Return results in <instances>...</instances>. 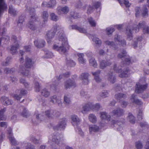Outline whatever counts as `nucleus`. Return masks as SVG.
<instances>
[{
	"mask_svg": "<svg viewBox=\"0 0 149 149\" xmlns=\"http://www.w3.org/2000/svg\"><path fill=\"white\" fill-rule=\"evenodd\" d=\"M136 147L138 149H141L143 147L142 143L140 141H138L136 143Z\"/></svg>",
	"mask_w": 149,
	"mask_h": 149,
	"instance_id": "6e6d98bb",
	"label": "nucleus"
},
{
	"mask_svg": "<svg viewBox=\"0 0 149 149\" xmlns=\"http://www.w3.org/2000/svg\"><path fill=\"white\" fill-rule=\"evenodd\" d=\"M13 40L15 41V45L12 46L11 48L10 51L12 54L16 53L17 52V50L19 48V45L18 42L16 40V37L15 36H13Z\"/></svg>",
	"mask_w": 149,
	"mask_h": 149,
	"instance_id": "2eb2a0df",
	"label": "nucleus"
},
{
	"mask_svg": "<svg viewBox=\"0 0 149 149\" xmlns=\"http://www.w3.org/2000/svg\"><path fill=\"white\" fill-rule=\"evenodd\" d=\"M6 110V108H4L0 110V120H3L6 119V117L4 115V113Z\"/></svg>",
	"mask_w": 149,
	"mask_h": 149,
	"instance_id": "473e14b6",
	"label": "nucleus"
},
{
	"mask_svg": "<svg viewBox=\"0 0 149 149\" xmlns=\"http://www.w3.org/2000/svg\"><path fill=\"white\" fill-rule=\"evenodd\" d=\"M50 16L51 19L52 20L56 21L58 19V16L54 13H51Z\"/></svg>",
	"mask_w": 149,
	"mask_h": 149,
	"instance_id": "37998d69",
	"label": "nucleus"
},
{
	"mask_svg": "<svg viewBox=\"0 0 149 149\" xmlns=\"http://www.w3.org/2000/svg\"><path fill=\"white\" fill-rule=\"evenodd\" d=\"M69 72H67L63 75H60L59 77L58 78V77H56L55 78L54 80H53V84L51 86V87L54 89H55V86H57L58 84L59 81L62 77H69Z\"/></svg>",
	"mask_w": 149,
	"mask_h": 149,
	"instance_id": "9b49d317",
	"label": "nucleus"
},
{
	"mask_svg": "<svg viewBox=\"0 0 149 149\" xmlns=\"http://www.w3.org/2000/svg\"><path fill=\"white\" fill-rule=\"evenodd\" d=\"M118 0L119 1V3L121 5L123 4L126 7H129L131 5V3H130L128 0H122V1Z\"/></svg>",
	"mask_w": 149,
	"mask_h": 149,
	"instance_id": "ea45409f",
	"label": "nucleus"
},
{
	"mask_svg": "<svg viewBox=\"0 0 149 149\" xmlns=\"http://www.w3.org/2000/svg\"><path fill=\"white\" fill-rule=\"evenodd\" d=\"M11 59V58L10 57H7L6 59V61L3 63V65L5 66L8 65L9 63V62Z\"/></svg>",
	"mask_w": 149,
	"mask_h": 149,
	"instance_id": "4d7b16f0",
	"label": "nucleus"
},
{
	"mask_svg": "<svg viewBox=\"0 0 149 149\" xmlns=\"http://www.w3.org/2000/svg\"><path fill=\"white\" fill-rule=\"evenodd\" d=\"M127 119L131 123H133L134 122V117L131 113H129V114Z\"/></svg>",
	"mask_w": 149,
	"mask_h": 149,
	"instance_id": "c03bdc74",
	"label": "nucleus"
},
{
	"mask_svg": "<svg viewBox=\"0 0 149 149\" xmlns=\"http://www.w3.org/2000/svg\"><path fill=\"white\" fill-rule=\"evenodd\" d=\"M100 5L101 4L100 2H97L95 3L94 6L96 8H97L100 6Z\"/></svg>",
	"mask_w": 149,
	"mask_h": 149,
	"instance_id": "774afa93",
	"label": "nucleus"
},
{
	"mask_svg": "<svg viewBox=\"0 0 149 149\" xmlns=\"http://www.w3.org/2000/svg\"><path fill=\"white\" fill-rule=\"evenodd\" d=\"M27 93V91L24 90V89H22L20 92V94L19 95L17 94H15L14 96V98L17 99V100H19L22 97V95H24Z\"/></svg>",
	"mask_w": 149,
	"mask_h": 149,
	"instance_id": "c756f323",
	"label": "nucleus"
},
{
	"mask_svg": "<svg viewBox=\"0 0 149 149\" xmlns=\"http://www.w3.org/2000/svg\"><path fill=\"white\" fill-rule=\"evenodd\" d=\"M100 73V71L98 70L96 72H92L93 75L94 76V79L97 82H100L101 81V79L99 78V76Z\"/></svg>",
	"mask_w": 149,
	"mask_h": 149,
	"instance_id": "7c9ffc66",
	"label": "nucleus"
},
{
	"mask_svg": "<svg viewBox=\"0 0 149 149\" xmlns=\"http://www.w3.org/2000/svg\"><path fill=\"white\" fill-rule=\"evenodd\" d=\"M45 54L46 55V57L47 58H51L53 56V54L51 52L47 51L46 52H45Z\"/></svg>",
	"mask_w": 149,
	"mask_h": 149,
	"instance_id": "5fc2aeb1",
	"label": "nucleus"
},
{
	"mask_svg": "<svg viewBox=\"0 0 149 149\" xmlns=\"http://www.w3.org/2000/svg\"><path fill=\"white\" fill-rule=\"evenodd\" d=\"M136 15L138 17L141 13V14L143 17H147L148 15V10L147 8H145L141 11L140 8L139 7H136L135 8Z\"/></svg>",
	"mask_w": 149,
	"mask_h": 149,
	"instance_id": "4468645a",
	"label": "nucleus"
},
{
	"mask_svg": "<svg viewBox=\"0 0 149 149\" xmlns=\"http://www.w3.org/2000/svg\"><path fill=\"white\" fill-rule=\"evenodd\" d=\"M146 81V79L144 77L140 79L139 82L136 84L135 91L136 93H141L147 88L148 84H145Z\"/></svg>",
	"mask_w": 149,
	"mask_h": 149,
	"instance_id": "39448f33",
	"label": "nucleus"
},
{
	"mask_svg": "<svg viewBox=\"0 0 149 149\" xmlns=\"http://www.w3.org/2000/svg\"><path fill=\"white\" fill-rule=\"evenodd\" d=\"M88 36L89 38L92 39L93 41L96 45V46H99L101 44V41L96 37V35H89Z\"/></svg>",
	"mask_w": 149,
	"mask_h": 149,
	"instance_id": "6ab92c4d",
	"label": "nucleus"
},
{
	"mask_svg": "<svg viewBox=\"0 0 149 149\" xmlns=\"http://www.w3.org/2000/svg\"><path fill=\"white\" fill-rule=\"evenodd\" d=\"M49 142H51V141H52L53 142L57 144L62 143V140L61 139H59V137L58 136H49Z\"/></svg>",
	"mask_w": 149,
	"mask_h": 149,
	"instance_id": "b1692460",
	"label": "nucleus"
},
{
	"mask_svg": "<svg viewBox=\"0 0 149 149\" xmlns=\"http://www.w3.org/2000/svg\"><path fill=\"white\" fill-rule=\"evenodd\" d=\"M35 88L36 91L39 92L40 89V86L38 82H36L35 84Z\"/></svg>",
	"mask_w": 149,
	"mask_h": 149,
	"instance_id": "864d4df0",
	"label": "nucleus"
},
{
	"mask_svg": "<svg viewBox=\"0 0 149 149\" xmlns=\"http://www.w3.org/2000/svg\"><path fill=\"white\" fill-rule=\"evenodd\" d=\"M23 111L21 113V115L24 117L26 118L27 117V110L24 107H22Z\"/></svg>",
	"mask_w": 149,
	"mask_h": 149,
	"instance_id": "8fccbe9b",
	"label": "nucleus"
},
{
	"mask_svg": "<svg viewBox=\"0 0 149 149\" xmlns=\"http://www.w3.org/2000/svg\"><path fill=\"white\" fill-rule=\"evenodd\" d=\"M142 111L141 110H140L139 112V113L138 115V118L139 119V120H140L142 119Z\"/></svg>",
	"mask_w": 149,
	"mask_h": 149,
	"instance_id": "0e129e2a",
	"label": "nucleus"
},
{
	"mask_svg": "<svg viewBox=\"0 0 149 149\" xmlns=\"http://www.w3.org/2000/svg\"><path fill=\"white\" fill-rule=\"evenodd\" d=\"M48 17V14L47 11H44L42 14V17L43 21L45 22L47 20Z\"/></svg>",
	"mask_w": 149,
	"mask_h": 149,
	"instance_id": "a19ab883",
	"label": "nucleus"
},
{
	"mask_svg": "<svg viewBox=\"0 0 149 149\" xmlns=\"http://www.w3.org/2000/svg\"><path fill=\"white\" fill-rule=\"evenodd\" d=\"M24 17H23L21 16L19 17V19L18 22V24H19L22 23L24 20Z\"/></svg>",
	"mask_w": 149,
	"mask_h": 149,
	"instance_id": "e2e57ef3",
	"label": "nucleus"
},
{
	"mask_svg": "<svg viewBox=\"0 0 149 149\" xmlns=\"http://www.w3.org/2000/svg\"><path fill=\"white\" fill-rule=\"evenodd\" d=\"M118 58H122L126 57L125 59V61L127 63L129 64L131 63V60L130 58L128 56H126V53L125 50H123V51L119 53L118 56Z\"/></svg>",
	"mask_w": 149,
	"mask_h": 149,
	"instance_id": "f3484780",
	"label": "nucleus"
},
{
	"mask_svg": "<svg viewBox=\"0 0 149 149\" xmlns=\"http://www.w3.org/2000/svg\"><path fill=\"white\" fill-rule=\"evenodd\" d=\"M29 11V13H31V15H32L31 16V19H32L33 21H35L36 19V17H35V14L34 13V9L33 8H31Z\"/></svg>",
	"mask_w": 149,
	"mask_h": 149,
	"instance_id": "a18cd8bd",
	"label": "nucleus"
},
{
	"mask_svg": "<svg viewBox=\"0 0 149 149\" xmlns=\"http://www.w3.org/2000/svg\"><path fill=\"white\" fill-rule=\"evenodd\" d=\"M113 69L117 72L120 73V74H119V76L121 77H127L129 74L130 73V71L129 70V69L128 68L122 71L120 68L116 67V65H114Z\"/></svg>",
	"mask_w": 149,
	"mask_h": 149,
	"instance_id": "1a4fd4ad",
	"label": "nucleus"
},
{
	"mask_svg": "<svg viewBox=\"0 0 149 149\" xmlns=\"http://www.w3.org/2000/svg\"><path fill=\"white\" fill-rule=\"evenodd\" d=\"M41 94L42 96L45 97H48L50 95V92L47 89H43L41 91Z\"/></svg>",
	"mask_w": 149,
	"mask_h": 149,
	"instance_id": "58836bf2",
	"label": "nucleus"
},
{
	"mask_svg": "<svg viewBox=\"0 0 149 149\" xmlns=\"http://www.w3.org/2000/svg\"><path fill=\"white\" fill-rule=\"evenodd\" d=\"M127 104L128 103L124 101H123L121 102V106L123 108L126 107Z\"/></svg>",
	"mask_w": 149,
	"mask_h": 149,
	"instance_id": "338daca9",
	"label": "nucleus"
},
{
	"mask_svg": "<svg viewBox=\"0 0 149 149\" xmlns=\"http://www.w3.org/2000/svg\"><path fill=\"white\" fill-rule=\"evenodd\" d=\"M14 69L12 68L11 69H9L8 68H6L4 70V72L7 74L11 73V72H13Z\"/></svg>",
	"mask_w": 149,
	"mask_h": 149,
	"instance_id": "13d9d810",
	"label": "nucleus"
},
{
	"mask_svg": "<svg viewBox=\"0 0 149 149\" xmlns=\"http://www.w3.org/2000/svg\"><path fill=\"white\" fill-rule=\"evenodd\" d=\"M29 68L30 67H31L32 66H33L34 62L33 61H32V60L31 59H29Z\"/></svg>",
	"mask_w": 149,
	"mask_h": 149,
	"instance_id": "680f3d73",
	"label": "nucleus"
},
{
	"mask_svg": "<svg viewBox=\"0 0 149 149\" xmlns=\"http://www.w3.org/2000/svg\"><path fill=\"white\" fill-rule=\"evenodd\" d=\"M143 38L141 36H139L135 38L134 40V43L132 44L133 47L135 48L137 46L138 44L139 45L140 42L143 40Z\"/></svg>",
	"mask_w": 149,
	"mask_h": 149,
	"instance_id": "bb28decb",
	"label": "nucleus"
},
{
	"mask_svg": "<svg viewBox=\"0 0 149 149\" xmlns=\"http://www.w3.org/2000/svg\"><path fill=\"white\" fill-rule=\"evenodd\" d=\"M100 107V106L99 104L97 103L95 104H93L92 103L89 102L83 107L81 112L83 113H85L91 109L97 110Z\"/></svg>",
	"mask_w": 149,
	"mask_h": 149,
	"instance_id": "6e6552de",
	"label": "nucleus"
},
{
	"mask_svg": "<svg viewBox=\"0 0 149 149\" xmlns=\"http://www.w3.org/2000/svg\"><path fill=\"white\" fill-rule=\"evenodd\" d=\"M93 7L91 6H88V7L87 13H91L93 10Z\"/></svg>",
	"mask_w": 149,
	"mask_h": 149,
	"instance_id": "69168bd1",
	"label": "nucleus"
},
{
	"mask_svg": "<svg viewBox=\"0 0 149 149\" xmlns=\"http://www.w3.org/2000/svg\"><path fill=\"white\" fill-rule=\"evenodd\" d=\"M7 124L6 122H2L0 123V126L2 127L6 128L7 127Z\"/></svg>",
	"mask_w": 149,
	"mask_h": 149,
	"instance_id": "bf43d9fd",
	"label": "nucleus"
},
{
	"mask_svg": "<svg viewBox=\"0 0 149 149\" xmlns=\"http://www.w3.org/2000/svg\"><path fill=\"white\" fill-rule=\"evenodd\" d=\"M123 110L122 109H120V108L115 109L112 111L111 113L112 117H111L109 116L105 112H101L100 113V117L102 119V120L100 123V125L101 127H104L106 125V124L103 123L104 120H107L108 121H111V124H116L117 122L113 119L111 120L113 116L115 117H117L122 115L123 114Z\"/></svg>",
	"mask_w": 149,
	"mask_h": 149,
	"instance_id": "f03ea898",
	"label": "nucleus"
},
{
	"mask_svg": "<svg viewBox=\"0 0 149 149\" xmlns=\"http://www.w3.org/2000/svg\"><path fill=\"white\" fill-rule=\"evenodd\" d=\"M58 98L59 97H57L56 96L54 95L51 97V101L54 103H56Z\"/></svg>",
	"mask_w": 149,
	"mask_h": 149,
	"instance_id": "09e8293b",
	"label": "nucleus"
},
{
	"mask_svg": "<svg viewBox=\"0 0 149 149\" xmlns=\"http://www.w3.org/2000/svg\"><path fill=\"white\" fill-rule=\"evenodd\" d=\"M66 120L64 118L60 120L58 125V130H63L65 129L66 125Z\"/></svg>",
	"mask_w": 149,
	"mask_h": 149,
	"instance_id": "a211bd4d",
	"label": "nucleus"
},
{
	"mask_svg": "<svg viewBox=\"0 0 149 149\" xmlns=\"http://www.w3.org/2000/svg\"><path fill=\"white\" fill-rule=\"evenodd\" d=\"M88 21L90 25L92 27H95L96 24V22L91 17L88 18Z\"/></svg>",
	"mask_w": 149,
	"mask_h": 149,
	"instance_id": "c9c22d12",
	"label": "nucleus"
},
{
	"mask_svg": "<svg viewBox=\"0 0 149 149\" xmlns=\"http://www.w3.org/2000/svg\"><path fill=\"white\" fill-rule=\"evenodd\" d=\"M88 118L90 122L92 123H95L97 121V118L96 116L93 114H89Z\"/></svg>",
	"mask_w": 149,
	"mask_h": 149,
	"instance_id": "72a5a7b5",
	"label": "nucleus"
},
{
	"mask_svg": "<svg viewBox=\"0 0 149 149\" xmlns=\"http://www.w3.org/2000/svg\"><path fill=\"white\" fill-rule=\"evenodd\" d=\"M114 29L113 28H108L107 29V33L108 35L111 34L114 31Z\"/></svg>",
	"mask_w": 149,
	"mask_h": 149,
	"instance_id": "de8ad7c7",
	"label": "nucleus"
},
{
	"mask_svg": "<svg viewBox=\"0 0 149 149\" xmlns=\"http://www.w3.org/2000/svg\"><path fill=\"white\" fill-rule=\"evenodd\" d=\"M64 102L65 103L67 104L70 103V100L68 96H65L64 97Z\"/></svg>",
	"mask_w": 149,
	"mask_h": 149,
	"instance_id": "3c124183",
	"label": "nucleus"
},
{
	"mask_svg": "<svg viewBox=\"0 0 149 149\" xmlns=\"http://www.w3.org/2000/svg\"><path fill=\"white\" fill-rule=\"evenodd\" d=\"M70 28L72 29H76L80 33H85L86 32V30L84 28L79 27L76 25H72Z\"/></svg>",
	"mask_w": 149,
	"mask_h": 149,
	"instance_id": "c85d7f7f",
	"label": "nucleus"
},
{
	"mask_svg": "<svg viewBox=\"0 0 149 149\" xmlns=\"http://www.w3.org/2000/svg\"><path fill=\"white\" fill-rule=\"evenodd\" d=\"M76 86V84L75 82L70 79L68 80L65 83L64 86L66 88H74Z\"/></svg>",
	"mask_w": 149,
	"mask_h": 149,
	"instance_id": "412c9836",
	"label": "nucleus"
},
{
	"mask_svg": "<svg viewBox=\"0 0 149 149\" xmlns=\"http://www.w3.org/2000/svg\"><path fill=\"white\" fill-rule=\"evenodd\" d=\"M56 112L52 110H47L45 111V113H42L37 114L36 115V117L38 122H40L43 118L46 116L47 117H52L53 116H56Z\"/></svg>",
	"mask_w": 149,
	"mask_h": 149,
	"instance_id": "423d86ee",
	"label": "nucleus"
},
{
	"mask_svg": "<svg viewBox=\"0 0 149 149\" xmlns=\"http://www.w3.org/2000/svg\"><path fill=\"white\" fill-rule=\"evenodd\" d=\"M28 59L27 58L26 59L25 65L24 66H20L19 70V72L23 76H25L27 75L28 73Z\"/></svg>",
	"mask_w": 149,
	"mask_h": 149,
	"instance_id": "f8f14e48",
	"label": "nucleus"
},
{
	"mask_svg": "<svg viewBox=\"0 0 149 149\" xmlns=\"http://www.w3.org/2000/svg\"><path fill=\"white\" fill-rule=\"evenodd\" d=\"M54 31H48L46 36V38L48 43H51L52 38L55 33L56 32L58 37L55 41L53 46V49L58 52L61 54H64L67 52L70 48L67 39L63 33V29L61 26L55 25L54 27Z\"/></svg>",
	"mask_w": 149,
	"mask_h": 149,
	"instance_id": "f257e3e1",
	"label": "nucleus"
},
{
	"mask_svg": "<svg viewBox=\"0 0 149 149\" xmlns=\"http://www.w3.org/2000/svg\"><path fill=\"white\" fill-rule=\"evenodd\" d=\"M90 65L94 67H96L97 66V63L96 60L93 58H90L89 60Z\"/></svg>",
	"mask_w": 149,
	"mask_h": 149,
	"instance_id": "e433bc0d",
	"label": "nucleus"
},
{
	"mask_svg": "<svg viewBox=\"0 0 149 149\" xmlns=\"http://www.w3.org/2000/svg\"><path fill=\"white\" fill-rule=\"evenodd\" d=\"M1 101L2 104L4 105H9L12 104V101L9 100L8 97L2 96L1 99Z\"/></svg>",
	"mask_w": 149,
	"mask_h": 149,
	"instance_id": "a878e982",
	"label": "nucleus"
},
{
	"mask_svg": "<svg viewBox=\"0 0 149 149\" xmlns=\"http://www.w3.org/2000/svg\"><path fill=\"white\" fill-rule=\"evenodd\" d=\"M108 95V93L107 91H103L101 94V96L103 98H105L107 97Z\"/></svg>",
	"mask_w": 149,
	"mask_h": 149,
	"instance_id": "603ef678",
	"label": "nucleus"
},
{
	"mask_svg": "<svg viewBox=\"0 0 149 149\" xmlns=\"http://www.w3.org/2000/svg\"><path fill=\"white\" fill-rule=\"evenodd\" d=\"M8 13L13 16L17 14V11L13 8L12 6H10L9 7Z\"/></svg>",
	"mask_w": 149,
	"mask_h": 149,
	"instance_id": "f704fd0d",
	"label": "nucleus"
},
{
	"mask_svg": "<svg viewBox=\"0 0 149 149\" xmlns=\"http://www.w3.org/2000/svg\"><path fill=\"white\" fill-rule=\"evenodd\" d=\"M111 64L110 62L108 61L103 60L100 63V68L102 69H104L106 67L109 65Z\"/></svg>",
	"mask_w": 149,
	"mask_h": 149,
	"instance_id": "2f4dec72",
	"label": "nucleus"
},
{
	"mask_svg": "<svg viewBox=\"0 0 149 149\" xmlns=\"http://www.w3.org/2000/svg\"><path fill=\"white\" fill-rule=\"evenodd\" d=\"M7 135L11 145H16L17 144V141L13 136L12 130L10 127L8 129Z\"/></svg>",
	"mask_w": 149,
	"mask_h": 149,
	"instance_id": "9d476101",
	"label": "nucleus"
},
{
	"mask_svg": "<svg viewBox=\"0 0 149 149\" xmlns=\"http://www.w3.org/2000/svg\"><path fill=\"white\" fill-rule=\"evenodd\" d=\"M56 4L55 0H50L48 3L44 1L42 4V6L44 7H47L50 8H54Z\"/></svg>",
	"mask_w": 149,
	"mask_h": 149,
	"instance_id": "dca6fc26",
	"label": "nucleus"
},
{
	"mask_svg": "<svg viewBox=\"0 0 149 149\" xmlns=\"http://www.w3.org/2000/svg\"><path fill=\"white\" fill-rule=\"evenodd\" d=\"M77 55L78 57V60L80 64H84L86 63V60L84 58V56L83 53H78Z\"/></svg>",
	"mask_w": 149,
	"mask_h": 149,
	"instance_id": "393cba45",
	"label": "nucleus"
},
{
	"mask_svg": "<svg viewBox=\"0 0 149 149\" xmlns=\"http://www.w3.org/2000/svg\"><path fill=\"white\" fill-rule=\"evenodd\" d=\"M100 129L99 127L96 125H90L89 127V132L91 134L98 131Z\"/></svg>",
	"mask_w": 149,
	"mask_h": 149,
	"instance_id": "5701e85b",
	"label": "nucleus"
},
{
	"mask_svg": "<svg viewBox=\"0 0 149 149\" xmlns=\"http://www.w3.org/2000/svg\"><path fill=\"white\" fill-rule=\"evenodd\" d=\"M67 63L71 66H73L75 65V62L72 60H71L68 61Z\"/></svg>",
	"mask_w": 149,
	"mask_h": 149,
	"instance_id": "052dcab7",
	"label": "nucleus"
},
{
	"mask_svg": "<svg viewBox=\"0 0 149 149\" xmlns=\"http://www.w3.org/2000/svg\"><path fill=\"white\" fill-rule=\"evenodd\" d=\"M88 74L87 73H82L80 76V79L82 80V83L84 85L88 84L89 81L88 79Z\"/></svg>",
	"mask_w": 149,
	"mask_h": 149,
	"instance_id": "aec40b11",
	"label": "nucleus"
},
{
	"mask_svg": "<svg viewBox=\"0 0 149 149\" xmlns=\"http://www.w3.org/2000/svg\"><path fill=\"white\" fill-rule=\"evenodd\" d=\"M69 11V7L67 6H59L56 9V12L59 15L63 14H66Z\"/></svg>",
	"mask_w": 149,
	"mask_h": 149,
	"instance_id": "ddd939ff",
	"label": "nucleus"
},
{
	"mask_svg": "<svg viewBox=\"0 0 149 149\" xmlns=\"http://www.w3.org/2000/svg\"><path fill=\"white\" fill-rule=\"evenodd\" d=\"M130 101L131 102L135 103L139 105H141L142 104V102L140 100L136 98L134 95H133L132 96Z\"/></svg>",
	"mask_w": 149,
	"mask_h": 149,
	"instance_id": "cd10ccee",
	"label": "nucleus"
},
{
	"mask_svg": "<svg viewBox=\"0 0 149 149\" xmlns=\"http://www.w3.org/2000/svg\"><path fill=\"white\" fill-rule=\"evenodd\" d=\"M45 42L42 40L37 39L34 41V44L35 46L38 48H41L43 47L45 45Z\"/></svg>",
	"mask_w": 149,
	"mask_h": 149,
	"instance_id": "4be33fe9",
	"label": "nucleus"
},
{
	"mask_svg": "<svg viewBox=\"0 0 149 149\" xmlns=\"http://www.w3.org/2000/svg\"><path fill=\"white\" fill-rule=\"evenodd\" d=\"M143 28V33L149 34V27L145 26L144 22H140L137 26L135 25L134 26L128 27L126 29V33L127 35V38L130 40L132 38V33H136L139 31V29Z\"/></svg>",
	"mask_w": 149,
	"mask_h": 149,
	"instance_id": "7ed1b4c3",
	"label": "nucleus"
},
{
	"mask_svg": "<svg viewBox=\"0 0 149 149\" xmlns=\"http://www.w3.org/2000/svg\"><path fill=\"white\" fill-rule=\"evenodd\" d=\"M126 97L125 95L121 93L116 94L115 95V97L117 100H120L122 98H125Z\"/></svg>",
	"mask_w": 149,
	"mask_h": 149,
	"instance_id": "79ce46f5",
	"label": "nucleus"
},
{
	"mask_svg": "<svg viewBox=\"0 0 149 149\" xmlns=\"http://www.w3.org/2000/svg\"><path fill=\"white\" fill-rule=\"evenodd\" d=\"M71 119L72 120L71 123L72 125L75 127V128H76V131L81 136H83L84 133L78 127L77 125L80 123V120L76 115H73L71 116Z\"/></svg>",
	"mask_w": 149,
	"mask_h": 149,
	"instance_id": "0eeeda50",
	"label": "nucleus"
},
{
	"mask_svg": "<svg viewBox=\"0 0 149 149\" xmlns=\"http://www.w3.org/2000/svg\"><path fill=\"white\" fill-rule=\"evenodd\" d=\"M108 80L111 83H113L115 81V76L112 73L108 74Z\"/></svg>",
	"mask_w": 149,
	"mask_h": 149,
	"instance_id": "4c0bfd02",
	"label": "nucleus"
},
{
	"mask_svg": "<svg viewBox=\"0 0 149 149\" xmlns=\"http://www.w3.org/2000/svg\"><path fill=\"white\" fill-rule=\"evenodd\" d=\"M70 15L71 17H72L74 19H77L79 17V14L75 13L74 12H71L70 13Z\"/></svg>",
	"mask_w": 149,
	"mask_h": 149,
	"instance_id": "49530a36",
	"label": "nucleus"
},
{
	"mask_svg": "<svg viewBox=\"0 0 149 149\" xmlns=\"http://www.w3.org/2000/svg\"><path fill=\"white\" fill-rule=\"evenodd\" d=\"M114 40L116 43L118 44H114L113 42H110L107 41L105 42V43L114 50H117L119 48L121 49V47H125L126 45V43L125 40L122 37L118 35L115 36Z\"/></svg>",
	"mask_w": 149,
	"mask_h": 149,
	"instance_id": "20e7f679",
	"label": "nucleus"
}]
</instances>
